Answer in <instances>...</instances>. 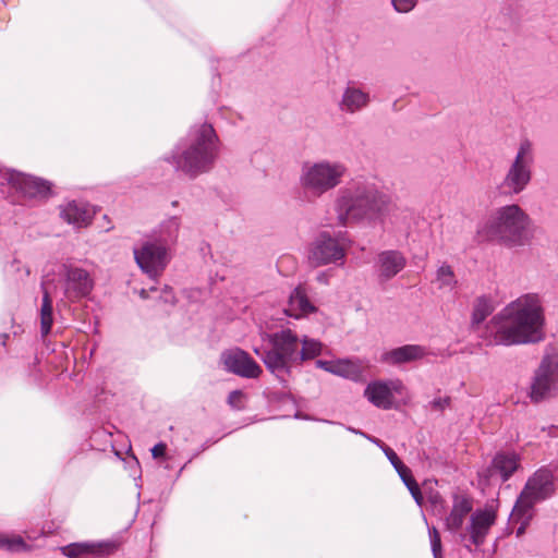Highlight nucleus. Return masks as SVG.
<instances>
[{
    "label": "nucleus",
    "mask_w": 558,
    "mask_h": 558,
    "mask_svg": "<svg viewBox=\"0 0 558 558\" xmlns=\"http://www.w3.org/2000/svg\"><path fill=\"white\" fill-rule=\"evenodd\" d=\"M263 339L267 345L255 347L253 351L262 359L266 368L284 383V377L298 365L300 337L292 329L284 328L266 333Z\"/></svg>",
    "instance_id": "obj_6"
},
{
    "label": "nucleus",
    "mask_w": 558,
    "mask_h": 558,
    "mask_svg": "<svg viewBox=\"0 0 558 558\" xmlns=\"http://www.w3.org/2000/svg\"><path fill=\"white\" fill-rule=\"evenodd\" d=\"M315 364L317 368L324 369L330 374L331 369H335L336 367V361L317 360Z\"/></svg>",
    "instance_id": "obj_41"
},
{
    "label": "nucleus",
    "mask_w": 558,
    "mask_h": 558,
    "mask_svg": "<svg viewBox=\"0 0 558 558\" xmlns=\"http://www.w3.org/2000/svg\"><path fill=\"white\" fill-rule=\"evenodd\" d=\"M494 311L492 301L486 296H481L475 301L472 313V326L478 327Z\"/></svg>",
    "instance_id": "obj_30"
},
{
    "label": "nucleus",
    "mask_w": 558,
    "mask_h": 558,
    "mask_svg": "<svg viewBox=\"0 0 558 558\" xmlns=\"http://www.w3.org/2000/svg\"><path fill=\"white\" fill-rule=\"evenodd\" d=\"M427 500L430 506V511L434 515L442 517L446 512V501L437 490H430L427 494Z\"/></svg>",
    "instance_id": "obj_34"
},
{
    "label": "nucleus",
    "mask_w": 558,
    "mask_h": 558,
    "mask_svg": "<svg viewBox=\"0 0 558 558\" xmlns=\"http://www.w3.org/2000/svg\"><path fill=\"white\" fill-rule=\"evenodd\" d=\"M243 392L241 390H233L228 396V403L234 409H242Z\"/></svg>",
    "instance_id": "obj_37"
},
{
    "label": "nucleus",
    "mask_w": 558,
    "mask_h": 558,
    "mask_svg": "<svg viewBox=\"0 0 558 558\" xmlns=\"http://www.w3.org/2000/svg\"><path fill=\"white\" fill-rule=\"evenodd\" d=\"M11 269L17 274L19 278L28 277L31 274L27 267L23 266V268H21V263L16 259L12 262Z\"/></svg>",
    "instance_id": "obj_38"
},
{
    "label": "nucleus",
    "mask_w": 558,
    "mask_h": 558,
    "mask_svg": "<svg viewBox=\"0 0 558 558\" xmlns=\"http://www.w3.org/2000/svg\"><path fill=\"white\" fill-rule=\"evenodd\" d=\"M385 456L399 474L400 478L409 489L416 505L421 507L423 505L424 498L418 487V484L416 483L415 478L412 475L411 470L399 459V457L392 449L385 450Z\"/></svg>",
    "instance_id": "obj_22"
},
{
    "label": "nucleus",
    "mask_w": 558,
    "mask_h": 558,
    "mask_svg": "<svg viewBox=\"0 0 558 558\" xmlns=\"http://www.w3.org/2000/svg\"><path fill=\"white\" fill-rule=\"evenodd\" d=\"M532 518H533V510L523 512V510H521V508H519V504H514L512 512H511V519L513 521L520 522V526L515 531L517 537H521L525 533V530L529 526Z\"/></svg>",
    "instance_id": "obj_32"
},
{
    "label": "nucleus",
    "mask_w": 558,
    "mask_h": 558,
    "mask_svg": "<svg viewBox=\"0 0 558 558\" xmlns=\"http://www.w3.org/2000/svg\"><path fill=\"white\" fill-rule=\"evenodd\" d=\"M351 432L355 433V434H360V435H363L365 436L369 441H372L373 444H375L376 446H378L383 452L385 453V450L387 449H391L390 447H388L387 445H385L380 439L378 438H375V437H372V436H366L364 433L360 432V430H355L353 428H350Z\"/></svg>",
    "instance_id": "obj_40"
},
{
    "label": "nucleus",
    "mask_w": 558,
    "mask_h": 558,
    "mask_svg": "<svg viewBox=\"0 0 558 558\" xmlns=\"http://www.w3.org/2000/svg\"><path fill=\"white\" fill-rule=\"evenodd\" d=\"M426 349L418 344H405L383 354L381 360L388 364H402L423 359Z\"/></svg>",
    "instance_id": "obj_25"
},
{
    "label": "nucleus",
    "mask_w": 558,
    "mask_h": 558,
    "mask_svg": "<svg viewBox=\"0 0 558 558\" xmlns=\"http://www.w3.org/2000/svg\"><path fill=\"white\" fill-rule=\"evenodd\" d=\"M317 280H318L319 282H323V283H327V282H328V280H327V276H326V274H324V272H323V274H319V275L317 276Z\"/></svg>",
    "instance_id": "obj_43"
},
{
    "label": "nucleus",
    "mask_w": 558,
    "mask_h": 558,
    "mask_svg": "<svg viewBox=\"0 0 558 558\" xmlns=\"http://www.w3.org/2000/svg\"><path fill=\"white\" fill-rule=\"evenodd\" d=\"M545 317L537 294H524L495 315L486 327V344L513 345L544 339Z\"/></svg>",
    "instance_id": "obj_1"
},
{
    "label": "nucleus",
    "mask_w": 558,
    "mask_h": 558,
    "mask_svg": "<svg viewBox=\"0 0 558 558\" xmlns=\"http://www.w3.org/2000/svg\"><path fill=\"white\" fill-rule=\"evenodd\" d=\"M140 296H141L142 299H147V298H148V291H147V290H145V289H142V290L140 291Z\"/></svg>",
    "instance_id": "obj_44"
},
{
    "label": "nucleus",
    "mask_w": 558,
    "mask_h": 558,
    "mask_svg": "<svg viewBox=\"0 0 558 558\" xmlns=\"http://www.w3.org/2000/svg\"><path fill=\"white\" fill-rule=\"evenodd\" d=\"M376 272L380 283L387 282L401 272L407 266V258L400 251L387 250L377 255Z\"/></svg>",
    "instance_id": "obj_17"
},
{
    "label": "nucleus",
    "mask_w": 558,
    "mask_h": 558,
    "mask_svg": "<svg viewBox=\"0 0 558 558\" xmlns=\"http://www.w3.org/2000/svg\"><path fill=\"white\" fill-rule=\"evenodd\" d=\"M472 511V502L469 498L456 494L452 509L445 518V526L450 533H457L462 527L466 515Z\"/></svg>",
    "instance_id": "obj_24"
},
{
    "label": "nucleus",
    "mask_w": 558,
    "mask_h": 558,
    "mask_svg": "<svg viewBox=\"0 0 558 558\" xmlns=\"http://www.w3.org/2000/svg\"><path fill=\"white\" fill-rule=\"evenodd\" d=\"M219 156V137L209 123L193 125L165 161L189 179L210 172Z\"/></svg>",
    "instance_id": "obj_3"
},
{
    "label": "nucleus",
    "mask_w": 558,
    "mask_h": 558,
    "mask_svg": "<svg viewBox=\"0 0 558 558\" xmlns=\"http://www.w3.org/2000/svg\"><path fill=\"white\" fill-rule=\"evenodd\" d=\"M369 89L360 82L348 81L338 100V110L343 114L354 116L366 110L372 104Z\"/></svg>",
    "instance_id": "obj_12"
},
{
    "label": "nucleus",
    "mask_w": 558,
    "mask_h": 558,
    "mask_svg": "<svg viewBox=\"0 0 558 558\" xmlns=\"http://www.w3.org/2000/svg\"><path fill=\"white\" fill-rule=\"evenodd\" d=\"M404 390V385L401 380H376L369 383L365 390V398L375 407L384 410H389L393 405V395H401Z\"/></svg>",
    "instance_id": "obj_15"
},
{
    "label": "nucleus",
    "mask_w": 558,
    "mask_h": 558,
    "mask_svg": "<svg viewBox=\"0 0 558 558\" xmlns=\"http://www.w3.org/2000/svg\"><path fill=\"white\" fill-rule=\"evenodd\" d=\"M221 361L228 372L244 378H257L262 374L260 366L241 349L222 352Z\"/></svg>",
    "instance_id": "obj_16"
},
{
    "label": "nucleus",
    "mask_w": 558,
    "mask_h": 558,
    "mask_svg": "<svg viewBox=\"0 0 558 558\" xmlns=\"http://www.w3.org/2000/svg\"><path fill=\"white\" fill-rule=\"evenodd\" d=\"M41 290L43 301L40 306V332L43 337H46L50 332L53 324V307L52 298L46 283L41 284Z\"/></svg>",
    "instance_id": "obj_28"
},
{
    "label": "nucleus",
    "mask_w": 558,
    "mask_h": 558,
    "mask_svg": "<svg viewBox=\"0 0 558 558\" xmlns=\"http://www.w3.org/2000/svg\"><path fill=\"white\" fill-rule=\"evenodd\" d=\"M64 298L70 302L78 301L90 294L94 280L90 274L81 267L63 265Z\"/></svg>",
    "instance_id": "obj_13"
},
{
    "label": "nucleus",
    "mask_w": 558,
    "mask_h": 558,
    "mask_svg": "<svg viewBox=\"0 0 558 558\" xmlns=\"http://www.w3.org/2000/svg\"><path fill=\"white\" fill-rule=\"evenodd\" d=\"M348 174V167L339 160H307L301 166L299 187L301 198L314 203L338 187Z\"/></svg>",
    "instance_id": "obj_5"
},
{
    "label": "nucleus",
    "mask_w": 558,
    "mask_h": 558,
    "mask_svg": "<svg viewBox=\"0 0 558 558\" xmlns=\"http://www.w3.org/2000/svg\"><path fill=\"white\" fill-rule=\"evenodd\" d=\"M8 337L9 336L7 333L0 335V341H1L2 345H5V341H7Z\"/></svg>",
    "instance_id": "obj_45"
},
{
    "label": "nucleus",
    "mask_w": 558,
    "mask_h": 558,
    "mask_svg": "<svg viewBox=\"0 0 558 558\" xmlns=\"http://www.w3.org/2000/svg\"><path fill=\"white\" fill-rule=\"evenodd\" d=\"M462 541L466 538V534H461Z\"/></svg>",
    "instance_id": "obj_46"
},
{
    "label": "nucleus",
    "mask_w": 558,
    "mask_h": 558,
    "mask_svg": "<svg viewBox=\"0 0 558 558\" xmlns=\"http://www.w3.org/2000/svg\"><path fill=\"white\" fill-rule=\"evenodd\" d=\"M436 282L439 289L448 291H452L457 287L458 280L450 265L442 264L438 267L436 271Z\"/></svg>",
    "instance_id": "obj_31"
},
{
    "label": "nucleus",
    "mask_w": 558,
    "mask_h": 558,
    "mask_svg": "<svg viewBox=\"0 0 558 558\" xmlns=\"http://www.w3.org/2000/svg\"><path fill=\"white\" fill-rule=\"evenodd\" d=\"M1 179L26 198L46 197L50 191L48 181L15 170H7Z\"/></svg>",
    "instance_id": "obj_14"
},
{
    "label": "nucleus",
    "mask_w": 558,
    "mask_h": 558,
    "mask_svg": "<svg viewBox=\"0 0 558 558\" xmlns=\"http://www.w3.org/2000/svg\"><path fill=\"white\" fill-rule=\"evenodd\" d=\"M428 536L434 558H442L441 539L438 530L435 526H428Z\"/></svg>",
    "instance_id": "obj_35"
},
{
    "label": "nucleus",
    "mask_w": 558,
    "mask_h": 558,
    "mask_svg": "<svg viewBox=\"0 0 558 558\" xmlns=\"http://www.w3.org/2000/svg\"><path fill=\"white\" fill-rule=\"evenodd\" d=\"M520 466V454L513 451H501L494 457L489 472L492 475H499L502 482H507Z\"/></svg>",
    "instance_id": "obj_21"
},
{
    "label": "nucleus",
    "mask_w": 558,
    "mask_h": 558,
    "mask_svg": "<svg viewBox=\"0 0 558 558\" xmlns=\"http://www.w3.org/2000/svg\"><path fill=\"white\" fill-rule=\"evenodd\" d=\"M117 549V546L112 542H84L73 543L61 547V551L69 558H81V557H104L111 555Z\"/></svg>",
    "instance_id": "obj_19"
},
{
    "label": "nucleus",
    "mask_w": 558,
    "mask_h": 558,
    "mask_svg": "<svg viewBox=\"0 0 558 558\" xmlns=\"http://www.w3.org/2000/svg\"><path fill=\"white\" fill-rule=\"evenodd\" d=\"M534 161L532 143L529 140L522 141L499 185L500 193L506 196L522 193L532 181Z\"/></svg>",
    "instance_id": "obj_7"
},
{
    "label": "nucleus",
    "mask_w": 558,
    "mask_h": 558,
    "mask_svg": "<svg viewBox=\"0 0 558 558\" xmlns=\"http://www.w3.org/2000/svg\"><path fill=\"white\" fill-rule=\"evenodd\" d=\"M529 215L517 204L497 208L478 225L477 236L481 241L496 242L508 248L529 244L531 233Z\"/></svg>",
    "instance_id": "obj_4"
},
{
    "label": "nucleus",
    "mask_w": 558,
    "mask_h": 558,
    "mask_svg": "<svg viewBox=\"0 0 558 558\" xmlns=\"http://www.w3.org/2000/svg\"><path fill=\"white\" fill-rule=\"evenodd\" d=\"M180 227V217L171 216L155 228L147 238L171 251L178 241Z\"/></svg>",
    "instance_id": "obj_20"
},
{
    "label": "nucleus",
    "mask_w": 558,
    "mask_h": 558,
    "mask_svg": "<svg viewBox=\"0 0 558 558\" xmlns=\"http://www.w3.org/2000/svg\"><path fill=\"white\" fill-rule=\"evenodd\" d=\"M331 374L353 381H359L363 377L364 367L357 360H336V367L335 369H331Z\"/></svg>",
    "instance_id": "obj_27"
},
{
    "label": "nucleus",
    "mask_w": 558,
    "mask_h": 558,
    "mask_svg": "<svg viewBox=\"0 0 558 558\" xmlns=\"http://www.w3.org/2000/svg\"><path fill=\"white\" fill-rule=\"evenodd\" d=\"M433 409L435 410H438V411H442L445 410L447 407H449L450 404V398L449 397H444V398H435L432 402H430Z\"/></svg>",
    "instance_id": "obj_39"
},
{
    "label": "nucleus",
    "mask_w": 558,
    "mask_h": 558,
    "mask_svg": "<svg viewBox=\"0 0 558 558\" xmlns=\"http://www.w3.org/2000/svg\"><path fill=\"white\" fill-rule=\"evenodd\" d=\"M29 547L24 542L21 536H8L4 534H0V549H5L8 551H25Z\"/></svg>",
    "instance_id": "obj_33"
},
{
    "label": "nucleus",
    "mask_w": 558,
    "mask_h": 558,
    "mask_svg": "<svg viewBox=\"0 0 558 558\" xmlns=\"http://www.w3.org/2000/svg\"><path fill=\"white\" fill-rule=\"evenodd\" d=\"M133 254L140 269L154 280L162 275L172 257L171 251L147 236L133 248Z\"/></svg>",
    "instance_id": "obj_9"
},
{
    "label": "nucleus",
    "mask_w": 558,
    "mask_h": 558,
    "mask_svg": "<svg viewBox=\"0 0 558 558\" xmlns=\"http://www.w3.org/2000/svg\"><path fill=\"white\" fill-rule=\"evenodd\" d=\"M496 513L492 509H477L471 514L470 523L466 527L469 541L475 545L484 544L486 535L490 527L495 524Z\"/></svg>",
    "instance_id": "obj_18"
},
{
    "label": "nucleus",
    "mask_w": 558,
    "mask_h": 558,
    "mask_svg": "<svg viewBox=\"0 0 558 558\" xmlns=\"http://www.w3.org/2000/svg\"><path fill=\"white\" fill-rule=\"evenodd\" d=\"M94 210L85 203L70 202L61 208V217L76 228L87 227L94 217Z\"/></svg>",
    "instance_id": "obj_23"
},
{
    "label": "nucleus",
    "mask_w": 558,
    "mask_h": 558,
    "mask_svg": "<svg viewBox=\"0 0 558 558\" xmlns=\"http://www.w3.org/2000/svg\"><path fill=\"white\" fill-rule=\"evenodd\" d=\"M315 307L308 301L305 292L301 288H296L292 291L289 298V306L286 310V313L289 316H293L299 318L303 315L312 313Z\"/></svg>",
    "instance_id": "obj_26"
},
{
    "label": "nucleus",
    "mask_w": 558,
    "mask_h": 558,
    "mask_svg": "<svg viewBox=\"0 0 558 558\" xmlns=\"http://www.w3.org/2000/svg\"><path fill=\"white\" fill-rule=\"evenodd\" d=\"M558 388V360L555 356H545L535 372L531 386V398L538 402L548 397Z\"/></svg>",
    "instance_id": "obj_11"
},
{
    "label": "nucleus",
    "mask_w": 558,
    "mask_h": 558,
    "mask_svg": "<svg viewBox=\"0 0 558 558\" xmlns=\"http://www.w3.org/2000/svg\"><path fill=\"white\" fill-rule=\"evenodd\" d=\"M556 492V481L547 468H539L526 481L515 504L524 511L534 509L538 502L549 499Z\"/></svg>",
    "instance_id": "obj_8"
},
{
    "label": "nucleus",
    "mask_w": 558,
    "mask_h": 558,
    "mask_svg": "<svg viewBox=\"0 0 558 558\" xmlns=\"http://www.w3.org/2000/svg\"><path fill=\"white\" fill-rule=\"evenodd\" d=\"M345 255V247L340 240L323 231L311 244L308 260L316 267L329 264L343 265Z\"/></svg>",
    "instance_id": "obj_10"
},
{
    "label": "nucleus",
    "mask_w": 558,
    "mask_h": 558,
    "mask_svg": "<svg viewBox=\"0 0 558 558\" xmlns=\"http://www.w3.org/2000/svg\"><path fill=\"white\" fill-rule=\"evenodd\" d=\"M323 343L316 339L310 338L308 336L300 337L298 365L303 362L313 360L322 354Z\"/></svg>",
    "instance_id": "obj_29"
},
{
    "label": "nucleus",
    "mask_w": 558,
    "mask_h": 558,
    "mask_svg": "<svg viewBox=\"0 0 558 558\" xmlns=\"http://www.w3.org/2000/svg\"><path fill=\"white\" fill-rule=\"evenodd\" d=\"M167 446L163 442H159L151 448V454L154 458L163 457L166 453Z\"/></svg>",
    "instance_id": "obj_42"
},
{
    "label": "nucleus",
    "mask_w": 558,
    "mask_h": 558,
    "mask_svg": "<svg viewBox=\"0 0 558 558\" xmlns=\"http://www.w3.org/2000/svg\"><path fill=\"white\" fill-rule=\"evenodd\" d=\"M391 207V197L373 180L356 177L341 186L333 199L336 223L375 226L384 223Z\"/></svg>",
    "instance_id": "obj_2"
},
{
    "label": "nucleus",
    "mask_w": 558,
    "mask_h": 558,
    "mask_svg": "<svg viewBox=\"0 0 558 558\" xmlns=\"http://www.w3.org/2000/svg\"><path fill=\"white\" fill-rule=\"evenodd\" d=\"M391 3L397 12L409 13L415 8L417 0H391Z\"/></svg>",
    "instance_id": "obj_36"
}]
</instances>
